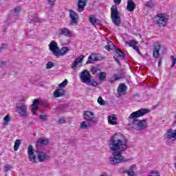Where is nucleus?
Masks as SVG:
<instances>
[{"label":"nucleus","mask_w":176,"mask_h":176,"mask_svg":"<svg viewBox=\"0 0 176 176\" xmlns=\"http://www.w3.org/2000/svg\"><path fill=\"white\" fill-rule=\"evenodd\" d=\"M109 146L113 151V157H111L109 160L111 164H120V163H126V162L131 160V159H124L122 155V152L127 148V140L122 133H116L111 136Z\"/></svg>","instance_id":"f257e3e1"},{"label":"nucleus","mask_w":176,"mask_h":176,"mask_svg":"<svg viewBox=\"0 0 176 176\" xmlns=\"http://www.w3.org/2000/svg\"><path fill=\"white\" fill-rule=\"evenodd\" d=\"M146 113H149V109H140L131 113L130 116H129V120H132L129 123L131 129H133V130H138L139 121L138 118L145 116Z\"/></svg>","instance_id":"f03ea898"},{"label":"nucleus","mask_w":176,"mask_h":176,"mask_svg":"<svg viewBox=\"0 0 176 176\" xmlns=\"http://www.w3.org/2000/svg\"><path fill=\"white\" fill-rule=\"evenodd\" d=\"M48 46L50 52H52V54H54L57 58H58V57H61V56H64V54L69 52V48L68 47H63L60 49L57 42L54 41H52Z\"/></svg>","instance_id":"7ed1b4c3"},{"label":"nucleus","mask_w":176,"mask_h":176,"mask_svg":"<svg viewBox=\"0 0 176 176\" xmlns=\"http://www.w3.org/2000/svg\"><path fill=\"white\" fill-rule=\"evenodd\" d=\"M111 19L116 27H120V24H122L120 12L118 10V6L116 5L111 8Z\"/></svg>","instance_id":"20e7f679"},{"label":"nucleus","mask_w":176,"mask_h":176,"mask_svg":"<svg viewBox=\"0 0 176 176\" xmlns=\"http://www.w3.org/2000/svg\"><path fill=\"white\" fill-rule=\"evenodd\" d=\"M49 156L46 153L42 151H35L33 157L32 158V162L33 163H42L45 160H48Z\"/></svg>","instance_id":"39448f33"},{"label":"nucleus","mask_w":176,"mask_h":176,"mask_svg":"<svg viewBox=\"0 0 176 176\" xmlns=\"http://www.w3.org/2000/svg\"><path fill=\"white\" fill-rule=\"evenodd\" d=\"M155 23L160 27H164L168 21V15L167 14H157L155 16Z\"/></svg>","instance_id":"423d86ee"},{"label":"nucleus","mask_w":176,"mask_h":176,"mask_svg":"<svg viewBox=\"0 0 176 176\" xmlns=\"http://www.w3.org/2000/svg\"><path fill=\"white\" fill-rule=\"evenodd\" d=\"M16 112L21 118L28 117V107L27 105H20L16 107Z\"/></svg>","instance_id":"0eeeda50"},{"label":"nucleus","mask_w":176,"mask_h":176,"mask_svg":"<svg viewBox=\"0 0 176 176\" xmlns=\"http://www.w3.org/2000/svg\"><path fill=\"white\" fill-rule=\"evenodd\" d=\"M80 78L82 83H90L91 82V75L87 70H83L80 73Z\"/></svg>","instance_id":"6e6552de"},{"label":"nucleus","mask_w":176,"mask_h":176,"mask_svg":"<svg viewBox=\"0 0 176 176\" xmlns=\"http://www.w3.org/2000/svg\"><path fill=\"white\" fill-rule=\"evenodd\" d=\"M69 17L71 19V25H74V24H78V20H79V15H78L76 12L71 10L69 11Z\"/></svg>","instance_id":"1a4fd4ad"},{"label":"nucleus","mask_w":176,"mask_h":176,"mask_svg":"<svg viewBox=\"0 0 176 176\" xmlns=\"http://www.w3.org/2000/svg\"><path fill=\"white\" fill-rule=\"evenodd\" d=\"M117 93L120 97H122V96H126L127 93V86H126V84H120L117 89Z\"/></svg>","instance_id":"9d476101"},{"label":"nucleus","mask_w":176,"mask_h":176,"mask_svg":"<svg viewBox=\"0 0 176 176\" xmlns=\"http://www.w3.org/2000/svg\"><path fill=\"white\" fill-rule=\"evenodd\" d=\"M64 96H65V90L63 89H57L54 91V97L55 98L64 97Z\"/></svg>","instance_id":"9b49d317"},{"label":"nucleus","mask_w":176,"mask_h":176,"mask_svg":"<svg viewBox=\"0 0 176 176\" xmlns=\"http://www.w3.org/2000/svg\"><path fill=\"white\" fill-rule=\"evenodd\" d=\"M160 49H162L160 44H157L154 46L153 52V57H154V58H159Z\"/></svg>","instance_id":"f8f14e48"},{"label":"nucleus","mask_w":176,"mask_h":176,"mask_svg":"<svg viewBox=\"0 0 176 176\" xmlns=\"http://www.w3.org/2000/svg\"><path fill=\"white\" fill-rule=\"evenodd\" d=\"M82 63H83V56H80L76 58L72 65V69H76V68L78 67V65H79V64H82Z\"/></svg>","instance_id":"ddd939ff"},{"label":"nucleus","mask_w":176,"mask_h":176,"mask_svg":"<svg viewBox=\"0 0 176 176\" xmlns=\"http://www.w3.org/2000/svg\"><path fill=\"white\" fill-rule=\"evenodd\" d=\"M41 104L39 99H35L32 104V112L33 115H36V110L38 109V105Z\"/></svg>","instance_id":"4468645a"},{"label":"nucleus","mask_w":176,"mask_h":176,"mask_svg":"<svg viewBox=\"0 0 176 176\" xmlns=\"http://www.w3.org/2000/svg\"><path fill=\"white\" fill-rule=\"evenodd\" d=\"M83 116L85 120H93V119H94V113L89 111H87L84 112Z\"/></svg>","instance_id":"2eb2a0df"},{"label":"nucleus","mask_w":176,"mask_h":176,"mask_svg":"<svg viewBox=\"0 0 176 176\" xmlns=\"http://www.w3.org/2000/svg\"><path fill=\"white\" fill-rule=\"evenodd\" d=\"M135 3L133 1V0H128L127 1V6H126V9L129 10V12H133V10L136 8Z\"/></svg>","instance_id":"dca6fc26"},{"label":"nucleus","mask_w":176,"mask_h":176,"mask_svg":"<svg viewBox=\"0 0 176 176\" xmlns=\"http://www.w3.org/2000/svg\"><path fill=\"white\" fill-rule=\"evenodd\" d=\"M87 3V0H78V12H83L85 10V7Z\"/></svg>","instance_id":"f3484780"},{"label":"nucleus","mask_w":176,"mask_h":176,"mask_svg":"<svg viewBox=\"0 0 176 176\" xmlns=\"http://www.w3.org/2000/svg\"><path fill=\"white\" fill-rule=\"evenodd\" d=\"M146 127V120H141L138 122V131L140 130H144Z\"/></svg>","instance_id":"a211bd4d"},{"label":"nucleus","mask_w":176,"mask_h":176,"mask_svg":"<svg viewBox=\"0 0 176 176\" xmlns=\"http://www.w3.org/2000/svg\"><path fill=\"white\" fill-rule=\"evenodd\" d=\"M116 120H118V118H116L115 116H109L108 117V123L109 124H111V126L118 124V121Z\"/></svg>","instance_id":"6ab92c4d"},{"label":"nucleus","mask_w":176,"mask_h":176,"mask_svg":"<svg viewBox=\"0 0 176 176\" xmlns=\"http://www.w3.org/2000/svg\"><path fill=\"white\" fill-rule=\"evenodd\" d=\"M28 154L29 156V160L30 162H32V158L34 157V155L35 153H34V148H32V145H29L28 147Z\"/></svg>","instance_id":"aec40b11"},{"label":"nucleus","mask_w":176,"mask_h":176,"mask_svg":"<svg viewBox=\"0 0 176 176\" xmlns=\"http://www.w3.org/2000/svg\"><path fill=\"white\" fill-rule=\"evenodd\" d=\"M59 35H65V36H71V32L67 28L59 30Z\"/></svg>","instance_id":"412c9836"},{"label":"nucleus","mask_w":176,"mask_h":176,"mask_svg":"<svg viewBox=\"0 0 176 176\" xmlns=\"http://www.w3.org/2000/svg\"><path fill=\"white\" fill-rule=\"evenodd\" d=\"M80 127L82 130H86V129H90V127H91V124L90 122H89L82 121L80 123Z\"/></svg>","instance_id":"4be33fe9"},{"label":"nucleus","mask_w":176,"mask_h":176,"mask_svg":"<svg viewBox=\"0 0 176 176\" xmlns=\"http://www.w3.org/2000/svg\"><path fill=\"white\" fill-rule=\"evenodd\" d=\"M115 47H116V46L111 41L108 42V45L104 46V49L106 50H108V52H111V50H113Z\"/></svg>","instance_id":"5701e85b"},{"label":"nucleus","mask_w":176,"mask_h":176,"mask_svg":"<svg viewBox=\"0 0 176 176\" xmlns=\"http://www.w3.org/2000/svg\"><path fill=\"white\" fill-rule=\"evenodd\" d=\"M49 144V139L39 138L37 140V145H47Z\"/></svg>","instance_id":"b1692460"},{"label":"nucleus","mask_w":176,"mask_h":176,"mask_svg":"<svg viewBox=\"0 0 176 176\" xmlns=\"http://www.w3.org/2000/svg\"><path fill=\"white\" fill-rule=\"evenodd\" d=\"M20 145H21V140H16L14 142V151L16 152L17 151H19V148H20Z\"/></svg>","instance_id":"393cba45"},{"label":"nucleus","mask_w":176,"mask_h":176,"mask_svg":"<svg viewBox=\"0 0 176 176\" xmlns=\"http://www.w3.org/2000/svg\"><path fill=\"white\" fill-rule=\"evenodd\" d=\"M90 72H91L92 75H98L100 69H98L97 67L93 66L91 67Z\"/></svg>","instance_id":"a878e982"},{"label":"nucleus","mask_w":176,"mask_h":176,"mask_svg":"<svg viewBox=\"0 0 176 176\" xmlns=\"http://www.w3.org/2000/svg\"><path fill=\"white\" fill-rule=\"evenodd\" d=\"M116 54H118V57H121L122 58H126V54H124V52H123L122 50L118 49L116 50Z\"/></svg>","instance_id":"bb28decb"},{"label":"nucleus","mask_w":176,"mask_h":176,"mask_svg":"<svg viewBox=\"0 0 176 176\" xmlns=\"http://www.w3.org/2000/svg\"><path fill=\"white\" fill-rule=\"evenodd\" d=\"M98 76L100 79V80L104 81L105 79H107V73L105 72H100L98 74Z\"/></svg>","instance_id":"cd10ccee"},{"label":"nucleus","mask_w":176,"mask_h":176,"mask_svg":"<svg viewBox=\"0 0 176 176\" xmlns=\"http://www.w3.org/2000/svg\"><path fill=\"white\" fill-rule=\"evenodd\" d=\"M138 42L134 41V40H130L128 41H126V44L129 45L131 47H133L135 45H137Z\"/></svg>","instance_id":"c85d7f7f"},{"label":"nucleus","mask_w":176,"mask_h":176,"mask_svg":"<svg viewBox=\"0 0 176 176\" xmlns=\"http://www.w3.org/2000/svg\"><path fill=\"white\" fill-rule=\"evenodd\" d=\"M67 85H68V80L65 79L63 82L58 85V87H60V89H64V87H65Z\"/></svg>","instance_id":"c756f323"},{"label":"nucleus","mask_w":176,"mask_h":176,"mask_svg":"<svg viewBox=\"0 0 176 176\" xmlns=\"http://www.w3.org/2000/svg\"><path fill=\"white\" fill-rule=\"evenodd\" d=\"M89 19L92 25H96V23H98V19L95 17H89Z\"/></svg>","instance_id":"7c9ffc66"},{"label":"nucleus","mask_w":176,"mask_h":176,"mask_svg":"<svg viewBox=\"0 0 176 176\" xmlns=\"http://www.w3.org/2000/svg\"><path fill=\"white\" fill-rule=\"evenodd\" d=\"M126 173L129 176H135V173L133 170V166H131L130 170H126Z\"/></svg>","instance_id":"2f4dec72"},{"label":"nucleus","mask_w":176,"mask_h":176,"mask_svg":"<svg viewBox=\"0 0 176 176\" xmlns=\"http://www.w3.org/2000/svg\"><path fill=\"white\" fill-rule=\"evenodd\" d=\"M148 176H160V173L157 170H152Z\"/></svg>","instance_id":"473e14b6"},{"label":"nucleus","mask_w":176,"mask_h":176,"mask_svg":"<svg viewBox=\"0 0 176 176\" xmlns=\"http://www.w3.org/2000/svg\"><path fill=\"white\" fill-rule=\"evenodd\" d=\"M170 59L172 60V65H171V68H173V67L175 66L176 64V58L175 56L174 55H171L170 56Z\"/></svg>","instance_id":"72a5a7b5"},{"label":"nucleus","mask_w":176,"mask_h":176,"mask_svg":"<svg viewBox=\"0 0 176 176\" xmlns=\"http://www.w3.org/2000/svg\"><path fill=\"white\" fill-rule=\"evenodd\" d=\"M54 67V63L52 62H48L46 65V69H50V68H53Z\"/></svg>","instance_id":"f704fd0d"},{"label":"nucleus","mask_w":176,"mask_h":176,"mask_svg":"<svg viewBox=\"0 0 176 176\" xmlns=\"http://www.w3.org/2000/svg\"><path fill=\"white\" fill-rule=\"evenodd\" d=\"M146 6L147 8H153V6H155V3L152 1H147L146 3Z\"/></svg>","instance_id":"c9c22d12"},{"label":"nucleus","mask_w":176,"mask_h":176,"mask_svg":"<svg viewBox=\"0 0 176 176\" xmlns=\"http://www.w3.org/2000/svg\"><path fill=\"white\" fill-rule=\"evenodd\" d=\"M119 79H120V78H119V76L115 75L113 76V79L109 80V82H110V83H113L114 82H116V80H119Z\"/></svg>","instance_id":"e433bc0d"},{"label":"nucleus","mask_w":176,"mask_h":176,"mask_svg":"<svg viewBox=\"0 0 176 176\" xmlns=\"http://www.w3.org/2000/svg\"><path fill=\"white\" fill-rule=\"evenodd\" d=\"M98 103L100 104V105H105V103L104 102V99L100 96L98 98Z\"/></svg>","instance_id":"4c0bfd02"},{"label":"nucleus","mask_w":176,"mask_h":176,"mask_svg":"<svg viewBox=\"0 0 176 176\" xmlns=\"http://www.w3.org/2000/svg\"><path fill=\"white\" fill-rule=\"evenodd\" d=\"M92 63H94V60L91 55L89 56L88 60L87 61V64H92Z\"/></svg>","instance_id":"58836bf2"},{"label":"nucleus","mask_w":176,"mask_h":176,"mask_svg":"<svg viewBox=\"0 0 176 176\" xmlns=\"http://www.w3.org/2000/svg\"><path fill=\"white\" fill-rule=\"evenodd\" d=\"M133 49H134V50L137 51V53H138V54H141V52L140 51V48L138 47V46H137L136 45H135L133 47H132Z\"/></svg>","instance_id":"ea45409f"},{"label":"nucleus","mask_w":176,"mask_h":176,"mask_svg":"<svg viewBox=\"0 0 176 176\" xmlns=\"http://www.w3.org/2000/svg\"><path fill=\"white\" fill-rule=\"evenodd\" d=\"M10 120V116L6 115L4 118V121H6V123H8Z\"/></svg>","instance_id":"a19ab883"},{"label":"nucleus","mask_w":176,"mask_h":176,"mask_svg":"<svg viewBox=\"0 0 176 176\" xmlns=\"http://www.w3.org/2000/svg\"><path fill=\"white\" fill-rule=\"evenodd\" d=\"M58 123H60V124H64L67 123V121L64 118H60L58 120Z\"/></svg>","instance_id":"79ce46f5"},{"label":"nucleus","mask_w":176,"mask_h":176,"mask_svg":"<svg viewBox=\"0 0 176 176\" xmlns=\"http://www.w3.org/2000/svg\"><path fill=\"white\" fill-rule=\"evenodd\" d=\"M92 60H94V61H97L98 60V57H97V56L94 54H92L91 55Z\"/></svg>","instance_id":"37998d69"},{"label":"nucleus","mask_w":176,"mask_h":176,"mask_svg":"<svg viewBox=\"0 0 176 176\" xmlns=\"http://www.w3.org/2000/svg\"><path fill=\"white\" fill-rule=\"evenodd\" d=\"M8 45L6 44H2L0 46V50H5V49H7Z\"/></svg>","instance_id":"c03bdc74"},{"label":"nucleus","mask_w":176,"mask_h":176,"mask_svg":"<svg viewBox=\"0 0 176 176\" xmlns=\"http://www.w3.org/2000/svg\"><path fill=\"white\" fill-rule=\"evenodd\" d=\"M4 170H5L6 172L10 171V166H9V165H8V164L4 166Z\"/></svg>","instance_id":"a18cd8bd"},{"label":"nucleus","mask_w":176,"mask_h":176,"mask_svg":"<svg viewBox=\"0 0 176 176\" xmlns=\"http://www.w3.org/2000/svg\"><path fill=\"white\" fill-rule=\"evenodd\" d=\"M47 2L51 5V6H53L56 2V0H47Z\"/></svg>","instance_id":"49530a36"},{"label":"nucleus","mask_w":176,"mask_h":176,"mask_svg":"<svg viewBox=\"0 0 176 176\" xmlns=\"http://www.w3.org/2000/svg\"><path fill=\"white\" fill-rule=\"evenodd\" d=\"M20 10H21V7H16L15 9H14L15 13H19V12H20Z\"/></svg>","instance_id":"de8ad7c7"},{"label":"nucleus","mask_w":176,"mask_h":176,"mask_svg":"<svg viewBox=\"0 0 176 176\" xmlns=\"http://www.w3.org/2000/svg\"><path fill=\"white\" fill-rule=\"evenodd\" d=\"M91 85V86H94V87H96V86H98V83L96 81H92Z\"/></svg>","instance_id":"09e8293b"},{"label":"nucleus","mask_w":176,"mask_h":176,"mask_svg":"<svg viewBox=\"0 0 176 176\" xmlns=\"http://www.w3.org/2000/svg\"><path fill=\"white\" fill-rule=\"evenodd\" d=\"M113 2L115 5H120V2H122V0H113Z\"/></svg>","instance_id":"8fccbe9b"},{"label":"nucleus","mask_w":176,"mask_h":176,"mask_svg":"<svg viewBox=\"0 0 176 176\" xmlns=\"http://www.w3.org/2000/svg\"><path fill=\"white\" fill-rule=\"evenodd\" d=\"M40 119H41L42 120H44V119H46V116L45 115H41L39 116Z\"/></svg>","instance_id":"3c124183"},{"label":"nucleus","mask_w":176,"mask_h":176,"mask_svg":"<svg viewBox=\"0 0 176 176\" xmlns=\"http://www.w3.org/2000/svg\"><path fill=\"white\" fill-rule=\"evenodd\" d=\"M113 58H114L115 61H116V63H118V64H120V62L119 61V59H118V58L114 56Z\"/></svg>","instance_id":"603ef678"},{"label":"nucleus","mask_w":176,"mask_h":176,"mask_svg":"<svg viewBox=\"0 0 176 176\" xmlns=\"http://www.w3.org/2000/svg\"><path fill=\"white\" fill-rule=\"evenodd\" d=\"M3 65H5V62L1 61L0 62V67H3Z\"/></svg>","instance_id":"864d4df0"}]
</instances>
